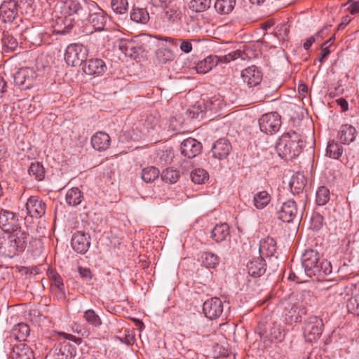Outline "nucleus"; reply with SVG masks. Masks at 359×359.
Segmentation results:
<instances>
[{"mask_svg":"<svg viewBox=\"0 0 359 359\" xmlns=\"http://www.w3.org/2000/svg\"><path fill=\"white\" fill-rule=\"evenodd\" d=\"M83 318L89 325L95 327H99L102 324L101 318L93 309L85 311Z\"/></svg>","mask_w":359,"mask_h":359,"instance_id":"44","label":"nucleus"},{"mask_svg":"<svg viewBox=\"0 0 359 359\" xmlns=\"http://www.w3.org/2000/svg\"><path fill=\"white\" fill-rule=\"evenodd\" d=\"M156 55L158 60L163 64L172 61L175 58V54L173 51L167 48H161L158 49L156 52Z\"/></svg>","mask_w":359,"mask_h":359,"instance_id":"46","label":"nucleus"},{"mask_svg":"<svg viewBox=\"0 0 359 359\" xmlns=\"http://www.w3.org/2000/svg\"><path fill=\"white\" fill-rule=\"evenodd\" d=\"M29 332L30 329L28 325L25 323H18L12 329L11 336L15 339L22 341L26 339Z\"/></svg>","mask_w":359,"mask_h":359,"instance_id":"36","label":"nucleus"},{"mask_svg":"<svg viewBox=\"0 0 359 359\" xmlns=\"http://www.w3.org/2000/svg\"><path fill=\"white\" fill-rule=\"evenodd\" d=\"M348 312L359 316V294L351 297L347 302Z\"/></svg>","mask_w":359,"mask_h":359,"instance_id":"54","label":"nucleus"},{"mask_svg":"<svg viewBox=\"0 0 359 359\" xmlns=\"http://www.w3.org/2000/svg\"><path fill=\"white\" fill-rule=\"evenodd\" d=\"M90 6L93 11L89 12L87 19H88L89 22L95 31L103 30L107 20V14L103 10L97 7V4H90Z\"/></svg>","mask_w":359,"mask_h":359,"instance_id":"12","label":"nucleus"},{"mask_svg":"<svg viewBox=\"0 0 359 359\" xmlns=\"http://www.w3.org/2000/svg\"><path fill=\"white\" fill-rule=\"evenodd\" d=\"M2 43L5 51H13L18 47L16 39L8 34H4L2 38Z\"/></svg>","mask_w":359,"mask_h":359,"instance_id":"52","label":"nucleus"},{"mask_svg":"<svg viewBox=\"0 0 359 359\" xmlns=\"http://www.w3.org/2000/svg\"><path fill=\"white\" fill-rule=\"evenodd\" d=\"M229 235V227L226 223L217 224L211 231L210 237L216 242L221 243Z\"/></svg>","mask_w":359,"mask_h":359,"instance_id":"33","label":"nucleus"},{"mask_svg":"<svg viewBox=\"0 0 359 359\" xmlns=\"http://www.w3.org/2000/svg\"><path fill=\"white\" fill-rule=\"evenodd\" d=\"M201 143L194 138H187L181 143V153L189 158H194L201 152Z\"/></svg>","mask_w":359,"mask_h":359,"instance_id":"21","label":"nucleus"},{"mask_svg":"<svg viewBox=\"0 0 359 359\" xmlns=\"http://www.w3.org/2000/svg\"><path fill=\"white\" fill-rule=\"evenodd\" d=\"M5 243L0 247L3 253L8 257H13L19 252H23L28 242L29 234L22 229L20 225L13 231H8Z\"/></svg>","mask_w":359,"mask_h":359,"instance_id":"3","label":"nucleus"},{"mask_svg":"<svg viewBox=\"0 0 359 359\" xmlns=\"http://www.w3.org/2000/svg\"><path fill=\"white\" fill-rule=\"evenodd\" d=\"M179 177V171L172 168L165 169L161 173V179L165 182L175 183Z\"/></svg>","mask_w":359,"mask_h":359,"instance_id":"47","label":"nucleus"},{"mask_svg":"<svg viewBox=\"0 0 359 359\" xmlns=\"http://www.w3.org/2000/svg\"><path fill=\"white\" fill-rule=\"evenodd\" d=\"M259 334L264 343L277 341L280 342L285 338V330L276 323L269 324L265 327H259Z\"/></svg>","mask_w":359,"mask_h":359,"instance_id":"10","label":"nucleus"},{"mask_svg":"<svg viewBox=\"0 0 359 359\" xmlns=\"http://www.w3.org/2000/svg\"><path fill=\"white\" fill-rule=\"evenodd\" d=\"M76 355L75 348L70 344L61 345L55 349V359H73Z\"/></svg>","mask_w":359,"mask_h":359,"instance_id":"35","label":"nucleus"},{"mask_svg":"<svg viewBox=\"0 0 359 359\" xmlns=\"http://www.w3.org/2000/svg\"><path fill=\"white\" fill-rule=\"evenodd\" d=\"M25 41L34 46L40 45L42 41L41 32L36 27H27L21 34Z\"/></svg>","mask_w":359,"mask_h":359,"instance_id":"31","label":"nucleus"},{"mask_svg":"<svg viewBox=\"0 0 359 359\" xmlns=\"http://www.w3.org/2000/svg\"><path fill=\"white\" fill-rule=\"evenodd\" d=\"M111 7L118 14H123L128 11V3L127 0H111Z\"/></svg>","mask_w":359,"mask_h":359,"instance_id":"51","label":"nucleus"},{"mask_svg":"<svg viewBox=\"0 0 359 359\" xmlns=\"http://www.w3.org/2000/svg\"><path fill=\"white\" fill-rule=\"evenodd\" d=\"M311 229L314 231L320 230L323 225V217L318 212H314L311 217Z\"/></svg>","mask_w":359,"mask_h":359,"instance_id":"55","label":"nucleus"},{"mask_svg":"<svg viewBox=\"0 0 359 359\" xmlns=\"http://www.w3.org/2000/svg\"><path fill=\"white\" fill-rule=\"evenodd\" d=\"M200 259L206 268L214 269L219 264V257L217 255L210 252L201 253Z\"/></svg>","mask_w":359,"mask_h":359,"instance_id":"40","label":"nucleus"},{"mask_svg":"<svg viewBox=\"0 0 359 359\" xmlns=\"http://www.w3.org/2000/svg\"><path fill=\"white\" fill-rule=\"evenodd\" d=\"M298 214L296 202L290 199L283 203L280 209L277 212V217L284 222H291Z\"/></svg>","mask_w":359,"mask_h":359,"instance_id":"15","label":"nucleus"},{"mask_svg":"<svg viewBox=\"0 0 359 359\" xmlns=\"http://www.w3.org/2000/svg\"><path fill=\"white\" fill-rule=\"evenodd\" d=\"M119 50L125 54L126 56L135 59L140 51L142 47L138 41L135 39H121L118 41Z\"/></svg>","mask_w":359,"mask_h":359,"instance_id":"17","label":"nucleus"},{"mask_svg":"<svg viewBox=\"0 0 359 359\" xmlns=\"http://www.w3.org/2000/svg\"><path fill=\"white\" fill-rule=\"evenodd\" d=\"M259 257H272L276 252V242L271 237L263 238L259 242Z\"/></svg>","mask_w":359,"mask_h":359,"instance_id":"25","label":"nucleus"},{"mask_svg":"<svg viewBox=\"0 0 359 359\" xmlns=\"http://www.w3.org/2000/svg\"><path fill=\"white\" fill-rule=\"evenodd\" d=\"M278 35L283 39H285V37L288 36L289 34V27L286 24H281L278 27Z\"/></svg>","mask_w":359,"mask_h":359,"instance_id":"58","label":"nucleus"},{"mask_svg":"<svg viewBox=\"0 0 359 359\" xmlns=\"http://www.w3.org/2000/svg\"><path fill=\"white\" fill-rule=\"evenodd\" d=\"M36 77L37 74L32 68H20L14 74V83L22 90L30 89Z\"/></svg>","mask_w":359,"mask_h":359,"instance_id":"8","label":"nucleus"},{"mask_svg":"<svg viewBox=\"0 0 359 359\" xmlns=\"http://www.w3.org/2000/svg\"><path fill=\"white\" fill-rule=\"evenodd\" d=\"M271 201V196L266 191H260L255 194L253 204L257 209L264 208Z\"/></svg>","mask_w":359,"mask_h":359,"instance_id":"38","label":"nucleus"},{"mask_svg":"<svg viewBox=\"0 0 359 359\" xmlns=\"http://www.w3.org/2000/svg\"><path fill=\"white\" fill-rule=\"evenodd\" d=\"M11 359H34L32 349L26 344L15 345L11 353Z\"/></svg>","mask_w":359,"mask_h":359,"instance_id":"27","label":"nucleus"},{"mask_svg":"<svg viewBox=\"0 0 359 359\" xmlns=\"http://www.w3.org/2000/svg\"><path fill=\"white\" fill-rule=\"evenodd\" d=\"M203 311L206 318L210 319L217 318L223 312V303L220 299L217 297L207 299L203 303Z\"/></svg>","mask_w":359,"mask_h":359,"instance_id":"13","label":"nucleus"},{"mask_svg":"<svg viewBox=\"0 0 359 359\" xmlns=\"http://www.w3.org/2000/svg\"><path fill=\"white\" fill-rule=\"evenodd\" d=\"M323 330V319L315 315L306 318L302 326L303 337L308 343L318 341L321 337Z\"/></svg>","mask_w":359,"mask_h":359,"instance_id":"5","label":"nucleus"},{"mask_svg":"<svg viewBox=\"0 0 359 359\" xmlns=\"http://www.w3.org/2000/svg\"><path fill=\"white\" fill-rule=\"evenodd\" d=\"M204 337V335H200L198 333L191 332L189 334L188 339H189L191 343L194 344L195 346H198L201 345L200 339Z\"/></svg>","mask_w":359,"mask_h":359,"instance_id":"57","label":"nucleus"},{"mask_svg":"<svg viewBox=\"0 0 359 359\" xmlns=\"http://www.w3.org/2000/svg\"><path fill=\"white\" fill-rule=\"evenodd\" d=\"M48 277L51 281L52 286H54L57 290L59 297L64 299L65 297V292L61 276L57 272L51 270L48 272Z\"/></svg>","mask_w":359,"mask_h":359,"instance_id":"37","label":"nucleus"},{"mask_svg":"<svg viewBox=\"0 0 359 359\" xmlns=\"http://www.w3.org/2000/svg\"><path fill=\"white\" fill-rule=\"evenodd\" d=\"M192 182L195 184H203L208 179V172L202 168H197L194 170L190 174Z\"/></svg>","mask_w":359,"mask_h":359,"instance_id":"48","label":"nucleus"},{"mask_svg":"<svg viewBox=\"0 0 359 359\" xmlns=\"http://www.w3.org/2000/svg\"><path fill=\"white\" fill-rule=\"evenodd\" d=\"M19 226V219L13 212L0 208V228L4 231H13Z\"/></svg>","mask_w":359,"mask_h":359,"instance_id":"14","label":"nucleus"},{"mask_svg":"<svg viewBox=\"0 0 359 359\" xmlns=\"http://www.w3.org/2000/svg\"><path fill=\"white\" fill-rule=\"evenodd\" d=\"M336 102L341 107V111L345 112L348 109V102L344 98H339Z\"/></svg>","mask_w":359,"mask_h":359,"instance_id":"61","label":"nucleus"},{"mask_svg":"<svg viewBox=\"0 0 359 359\" xmlns=\"http://www.w3.org/2000/svg\"><path fill=\"white\" fill-rule=\"evenodd\" d=\"M75 19L70 16H59L52 24L53 32L57 34H66L70 32L74 27Z\"/></svg>","mask_w":359,"mask_h":359,"instance_id":"20","label":"nucleus"},{"mask_svg":"<svg viewBox=\"0 0 359 359\" xmlns=\"http://www.w3.org/2000/svg\"><path fill=\"white\" fill-rule=\"evenodd\" d=\"M276 149L278 156L286 160L298 156L303 149L300 135L294 131L283 134L276 142Z\"/></svg>","mask_w":359,"mask_h":359,"instance_id":"2","label":"nucleus"},{"mask_svg":"<svg viewBox=\"0 0 359 359\" xmlns=\"http://www.w3.org/2000/svg\"><path fill=\"white\" fill-rule=\"evenodd\" d=\"M88 49L81 43H72L67 46L65 60L68 65L76 67L87 60Z\"/></svg>","mask_w":359,"mask_h":359,"instance_id":"6","label":"nucleus"},{"mask_svg":"<svg viewBox=\"0 0 359 359\" xmlns=\"http://www.w3.org/2000/svg\"><path fill=\"white\" fill-rule=\"evenodd\" d=\"M236 4V0H217L215 3L216 11L220 14L230 13Z\"/></svg>","mask_w":359,"mask_h":359,"instance_id":"39","label":"nucleus"},{"mask_svg":"<svg viewBox=\"0 0 359 359\" xmlns=\"http://www.w3.org/2000/svg\"><path fill=\"white\" fill-rule=\"evenodd\" d=\"M248 273L253 277H260L266 272V262L260 257L253 258L247 264Z\"/></svg>","mask_w":359,"mask_h":359,"instance_id":"24","label":"nucleus"},{"mask_svg":"<svg viewBox=\"0 0 359 359\" xmlns=\"http://www.w3.org/2000/svg\"><path fill=\"white\" fill-rule=\"evenodd\" d=\"M316 36H311L306 40L303 44V47L305 50H309L312 44L316 41Z\"/></svg>","mask_w":359,"mask_h":359,"instance_id":"64","label":"nucleus"},{"mask_svg":"<svg viewBox=\"0 0 359 359\" xmlns=\"http://www.w3.org/2000/svg\"><path fill=\"white\" fill-rule=\"evenodd\" d=\"M224 106L223 100L220 97L214 96L203 102L205 112L217 114Z\"/></svg>","mask_w":359,"mask_h":359,"instance_id":"34","label":"nucleus"},{"mask_svg":"<svg viewBox=\"0 0 359 359\" xmlns=\"http://www.w3.org/2000/svg\"><path fill=\"white\" fill-rule=\"evenodd\" d=\"M211 5V0H191L189 7L195 12H203Z\"/></svg>","mask_w":359,"mask_h":359,"instance_id":"49","label":"nucleus"},{"mask_svg":"<svg viewBox=\"0 0 359 359\" xmlns=\"http://www.w3.org/2000/svg\"><path fill=\"white\" fill-rule=\"evenodd\" d=\"M330 191L329 189L323 186L318 188L316 192V203L318 205H325L330 200Z\"/></svg>","mask_w":359,"mask_h":359,"instance_id":"50","label":"nucleus"},{"mask_svg":"<svg viewBox=\"0 0 359 359\" xmlns=\"http://www.w3.org/2000/svg\"><path fill=\"white\" fill-rule=\"evenodd\" d=\"M107 65L104 60L99 58H92L86 60L83 70L86 74L101 76L107 71Z\"/></svg>","mask_w":359,"mask_h":359,"instance_id":"18","label":"nucleus"},{"mask_svg":"<svg viewBox=\"0 0 359 359\" xmlns=\"http://www.w3.org/2000/svg\"><path fill=\"white\" fill-rule=\"evenodd\" d=\"M78 272L80 276L85 280H90L93 278V274L89 268L79 266Z\"/></svg>","mask_w":359,"mask_h":359,"instance_id":"56","label":"nucleus"},{"mask_svg":"<svg viewBox=\"0 0 359 359\" xmlns=\"http://www.w3.org/2000/svg\"><path fill=\"white\" fill-rule=\"evenodd\" d=\"M83 0H65L64 8L68 14L67 16L77 15L78 20L84 21L88 18L89 12L93 9Z\"/></svg>","mask_w":359,"mask_h":359,"instance_id":"7","label":"nucleus"},{"mask_svg":"<svg viewBox=\"0 0 359 359\" xmlns=\"http://www.w3.org/2000/svg\"><path fill=\"white\" fill-rule=\"evenodd\" d=\"M130 18L135 22L146 24L149 20V14L145 8H133L130 13Z\"/></svg>","mask_w":359,"mask_h":359,"instance_id":"43","label":"nucleus"},{"mask_svg":"<svg viewBox=\"0 0 359 359\" xmlns=\"http://www.w3.org/2000/svg\"><path fill=\"white\" fill-rule=\"evenodd\" d=\"M285 322L292 325L294 323L300 322L299 315L297 314V305H293L288 309L285 316Z\"/></svg>","mask_w":359,"mask_h":359,"instance_id":"53","label":"nucleus"},{"mask_svg":"<svg viewBox=\"0 0 359 359\" xmlns=\"http://www.w3.org/2000/svg\"><path fill=\"white\" fill-rule=\"evenodd\" d=\"M18 2L15 0L4 1L0 6V19L5 23L11 22L18 13Z\"/></svg>","mask_w":359,"mask_h":359,"instance_id":"19","label":"nucleus"},{"mask_svg":"<svg viewBox=\"0 0 359 359\" xmlns=\"http://www.w3.org/2000/svg\"><path fill=\"white\" fill-rule=\"evenodd\" d=\"M302 264L310 277H323L332 272L330 262L322 258L320 253L312 248L305 250L302 255Z\"/></svg>","mask_w":359,"mask_h":359,"instance_id":"1","label":"nucleus"},{"mask_svg":"<svg viewBox=\"0 0 359 359\" xmlns=\"http://www.w3.org/2000/svg\"><path fill=\"white\" fill-rule=\"evenodd\" d=\"M239 57L242 60L245 58V53L239 50L232 51L223 56L209 55L196 64V70L198 74H205L219 62L228 63Z\"/></svg>","mask_w":359,"mask_h":359,"instance_id":"4","label":"nucleus"},{"mask_svg":"<svg viewBox=\"0 0 359 359\" xmlns=\"http://www.w3.org/2000/svg\"><path fill=\"white\" fill-rule=\"evenodd\" d=\"M159 170L154 167L149 166L142 170V179L147 183H150L156 180L159 176Z\"/></svg>","mask_w":359,"mask_h":359,"instance_id":"45","label":"nucleus"},{"mask_svg":"<svg viewBox=\"0 0 359 359\" xmlns=\"http://www.w3.org/2000/svg\"><path fill=\"white\" fill-rule=\"evenodd\" d=\"M83 200V194L78 187H72L67 190L65 195V201L69 206H77Z\"/></svg>","mask_w":359,"mask_h":359,"instance_id":"32","label":"nucleus"},{"mask_svg":"<svg viewBox=\"0 0 359 359\" xmlns=\"http://www.w3.org/2000/svg\"><path fill=\"white\" fill-rule=\"evenodd\" d=\"M231 151V145L228 140L222 138L216 141L212 148L213 156L219 160L226 158Z\"/></svg>","mask_w":359,"mask_h":359,"instance_id":"23","label":"nucleus"},{"mask_svg":"<svg viewBox=\"0 0 359 359\" xmlns=\"http://www.w3.org/2000/svg\"><path fill=\"white\" fill-rule=\"evenodd\" d=\"M259 126L262 132L267 135H273L280 128V116L277 112L265 114L259 118Z\"/></svg>","mask_w":359,"mask_h":359,"instance_id":"9","label":"nucleus"},{"mask_svg":"<svg viewBox=\"0 0 359 359\" xmlns=\"http://www.w3.org/2000/svg\"><path fill=\"white\" fill-rule=\"evenodd\" d=\"M27 215L32 218H41L46 212V203L39 196H31L26 205Z\"/></svg>","mask_w":359,"mask_h":359,"instance_id":"11","label":"nucleus"},{"mask_svg":"<svg viewBox=\"0 0 359 359\" xmlns=\"http://www.w3.org/2000/svg\"><path fill=\"white\" fill-rule=\"evenodd\" d=\"M344 151L343 147L334 140L330 141L326 148V154L332 158L339 159Z\"/></svg>","mask_w":359,"mask_h":359,"instance_id":"41","label":"nucleus"},{"mask_svg":"<svg viewBox=\"0 0 359 359\" xmlns=\"http://www.w3.org/2000/svg\"><path fill=\"white\" fill-rule=\"evenodd\" d=\"M330 53V51L328 49V47L322 45L321 55H320V57H319V61L322 62L324 60V59L328 56Z\"/></svg>","mask_w":359,"mask_h":359,"instance_id":"63","label":"nucleus"},{"mask_svg":"<svg viewBox=\"0 0 359 359\" xmlns=\"http://www.w3.org/2000/svg\"><path fill=\"white\" fill-rule=\"evenodd\" d=\"M348 10L352 15L359 13V1H353L349 6Z\"/></svg>","mask_w":359,"mask_h":359,"instance_id":"62","label":"nucleus"},{"mask_svg":"<svg viewBox=\"0 0 359 359\" xmlns=\"http://www.w3.org/2000/svg\"><path fill=\"white\" fill-rule=\"evenodd\" d=\"M110 137L104 132H97L91 138L93 147L97 151H105L110 145Z\"/></svg>","mask_w":359,"mask_h":359,"instance_id":"28","label":"nucleus"},{"mask_svg":"<svg viewBox=\"0 0 359 359\" xmlns=\"http://www.w3.org/2000/svg\"><path fill=\"white\" fill-rule=\"evenodd\" d=\"M241 77L243 82L251 88L260 83L262 79V74L258 67L252 65L242 71Z\"/></svg>","mask_w":359,"mask_h":359,"instance_id":"22","label":"nucleus"},{"mask_svg":"<svg viewBox=\"0 0 359 359\" xmlns=\"http://www.w3.org/2000/svg\"><path fill=\"white\" fill-rule=\"evenodd\" d=\"M155 38L159 41H165L172 46L177 47L180 46V50L185 53H189L192 50V44L191 40L162 36L160 35L155 36Z\"/></svg>","mask_w":359,"mask_h":359,"instance_id":"29","label":"nucleus"},{"mask_svg":"<svg viewBox=\"0 0 359 359\" xmlns=\"http://www.w3.org/2000/svg\"><path fill=\"white\" fill-rule=\"evenodd\" d=\"M306 184V180L302 173L297 172L293 175L290 182L292 193L293 194H302L304 198H306V194L303 193Z\"/></svg>","mask_w":359,"mask_h":359,"instance_id":"26","label":"nucleus"},{"mask_svg":"<svg viewBox=\"0 0 359 359\" xmlns=\"http://www.w3.org/2000/svg\"><path fill=\"white\" fill-rule=\"evenodd\" d=\"M163 19L170 21L174 20V19L176 18V11L170 10V11H165L163 13Z\"/></svg>","mask_w":359,"mask_h":359,"instance_id":"60","label":"nucleus"},{"mask_svg":"<svg viewBox=\"0 0 359 359\" xmlns=\"http://www.w3.org/2000/svg\"><path fill=\"white\" fill-rule=\"evenodd\" d=\"M356 129L349 124L342 125L338 133L340 142L344 144H349L356 137Z\"/></svg>","mask_w":359,"mask_h":359,"instance_id":"30","label":"nucleus"},{"mask_svg":"<svg viewBox=\"0 0 359 359\" xmlns=\"http://www.w3.org/2000/svg\"><path fill=\"white\" fill-rule=\"evenodd\" d=\"M28 173L37 181H42L45 177V169L39 162H33L30 164Z\"/></svg>","mask_w":359,"mask_h":359,"instance_id":"42","label":"nucleus"},{"mask_svg":"<svg viewBox=\"0 0 359 359\" xmlns=\"http://www.w3.org/2000/svg\"><path fill=\"white\" fill-rule=\"evenodd\" d=\"M89 234L83 231H76L72 238L71 245L73 249L80 254H85L90 245Z\"/></svg>","mask_w":359,"mask_h":359,"instance_id":"16","label":"nucleus"},{"mask_svg":"<svg viewBox=\"0 0 359 359\" xmlns=\"http://www.w3.org/2000/svg\"><path fill=\"white\" fill-rule=\"evenodd\" d=\"M169 0H150V4L156 8H164L167 7Z\"/></svg>","mask_w":359,"mask_h":359,"instance_id":"59","label":"nucleus"}]
</instances>
